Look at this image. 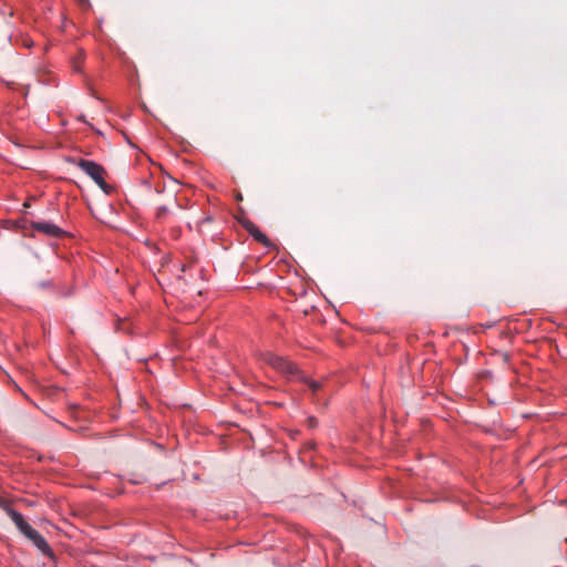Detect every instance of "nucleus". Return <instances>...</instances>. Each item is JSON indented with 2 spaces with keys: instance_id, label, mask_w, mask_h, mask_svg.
I'll list each match as a JSON object with an SVG mask.
<instances>
[{
  "instance_id": "2",
  "label": "nucleus",
  "mask_w": 567,
  "mask_h": 567,
  "mask_svg": "<svg viewBox=\"0 0 567 567\" xmlns=\"http://www.w3.org/2000/svg\"><path fill=\"white\" fill-rule=\"evenodd\" d=\"M267 362L274 367L276 370L289 375V377H292V375H297L298 379L307 384L311 391V393L315 395L317 394L318 391L321 390L322 388V383L319 382V381H316V380H312L303 374H301L297 368V365L287 360L286 358L284 357H279V355H276V354H268L267 355Z\"/></svg>"
},
{
  "instance_id": "3",
  "label": "nucleus",
  "mask_w": 567,
  "mask_h": 567,
  "mask_svg": "<svg viewBox=\"0 0 567 567\" xmlns=\"http://www.w3.org/2000/svg\"><path fill=\"white\" fill-rule=\"evenodd\" d=\"M76 165L90 176L105 194L112 192V187L105 181L106 172L102 165L94 161L83 158L79 159Z\"/></svg>"
},
{
  "instance_id": "6",
  "label": "nucleus",
  "mask_w": 567,
  "mask_h": 567,
  "mask_svg": "<svg viewBox=\"0 0 567 567\" xmlns=\"http://www.w3.org/2000/svg\"><path fill=\"white\" fill-rule=\"evenodd\" d=\"M167 213H168V208L166 206H159L156 209V215L155 216H156L157 219H163L166 216Z\"/></svg>"
},
{
  "instance_id": "5",
  "label": "nucleus",
  "mask_w": 567,
  "mask_h": 567,
  "mask_svg": "<svg viewBox=\"0 0 567 567\" xmlns=\"http://www.w3.org/2000/svg\"><path fill=\"white\" fill-rule=\"evenodd\" d=\"M244 227L256 241L262 244L266 247L270 245V241L267 238V236L259 229V227L256 224L248 220L244 224Z\"/></svg>"
},
{
  "instance_id": "8",
  "label": "nucleus",
  "mask_w": 567,
  "mask_h": 567,
  "mask_svg": "<svg viewBox=\"0 0 567 567\" xmlns=\"http://www.w3.org/2000/svg\"><path fill=\"white\" fill-rule=\"evenodd\" d=\"M307 422L309 427H316L318 424V421L313 416H309Z\"/></svg>"
},
{
  "instance_id": "1",
  "label": "nucleus",
  "mask_w": 567,
  "mask_h": 567,
  "mask_svg": "<svg viewBox=\"0 0 567 567\" xmlns=\"http://www.w3.org/2000/svg\"><path fill=\"white\" fill-rule=\"evenodd\" d=\"M0 508L11 518L19 532L28 538L43 555L53 556V550L45 538L34 529L21 513L11 507L10 503L0 497Z\"/></svg>"
},
{
  "instance_id": "4",
  "label": "nucleus",
  "mask_w": 567,
  "mask_h": 567,
  "mask_svg": "<svg viewBox=\"0 0 567 567\" xmlns=\"http://www.w3.org/2000/svg\"><path fill=\"white\" fill-rule=\"evenodd\" d=\"M30 227L33 231L41 233L51 238H61L65 231L51 221H31Z\"/></svg>"
},
{
  "instance_id": "7",
  "label": "nucleus",
  "mask_w": 567,
  "mask_h": 567,
  "mask_svg": "<svg viewBox=\"0 0 567 567\" xmlns=\"http://www.w3.org/2000/svg\"><path fill=\"white\" fill-rule=\"evenodd\" d=\"M39 287H40V288H43V289H45V288H52V287H53V282H52V280H44V281H41V282L39 284Z\"/></svg>"
}]
</instances>
